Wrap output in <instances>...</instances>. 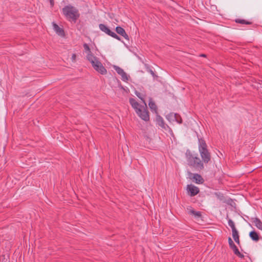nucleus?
I'll return each instance as SVG.
<instances>
[{"mask_svg": "<svg viewBox=\"0 0 262 262\" xmlns=\"http://www.w3.org/2000/svg\"><path fill=\"white\" fill-rule=\"evenodd\" d=\"M129 101L137 115L142 120L146 122L149 120V113L147 110L146 103H144L143 105L140 104L135 99L132 98L129 99Z\"/></svg>", "mask_w": 262, "mask_h": 262, "instance_id": "f257e3e1", "label": "nucleus"}, {"mask_svg": "<svg viewBox=\"0 0 262 262\" xmlns=\"http://www.w3.org/2000/svg\"><path fill=\"white\" fill-rule=\"evenodd\" d=\"M61 11L66 18L70 21L75 23L80 17L78 9L71 5H66Z\"/></svg>", "mask_w": 262, "mask_h": 262, "instance_id": "f03ea898", "label": "nucleus"}, {"mask_svg": "<svg viewBox=\"0 0 262 262\" xmlns=\"http://www.w3.org/2000/svg\"><path fill=\"white\" fill-rule=\"evenodd\" d=\"M199 151L202 161L205 163H208L211 160V154L207 149L205 141L202 138L199 139Z\"/></svg>", "mask_w": 262, "mask_h": 262, "instance_id": "7ed1b4c3", "label": "nucleus"}, {"mask_svg": "<svg viewBox=\"0 0 262 262\" xmlns=\"http://www.w3.org/2000/svg\"><path fill=\"white\" fill-rule=\"evenodd\" d=\"M187 161L190 167L198 171H201L204 168V162L197 156L189 154L187 155Z\"/></svg>", "mask_w": 262, "mask_h": 262, "instance_id": "20e7f679", "label": "nucleus"}, {"mask_svg": "<svg viewBox=\"0 0 262 262\" xmlns=\"http://www.w3.org/2000/svg\"><path fill=\"white\" fill-rule=\"evenodd\" d=\"M88 61L92 64L95 70L100 74L105 75L107 73L106 69L96 56H95L94 58H92L90 60Z\"/></svg>", "mask_w": 262, "mask_h": 262, "instance_id": "39448f33", "label": "nucleus"}, {"mask_svg": "<svg viewBox=\"0 0 262 262\" xmlns=\"http://www.w3.org/2000/svg\"><path fill=\"white\" fill-rule=\"evenodd\" d=\"M99 28L101 31L105 33L108 35L118 40H120V37L117 35L115 32L110 30V29L104 24H100L99 25Z\"/></svg>", "mask_w": 262, "mask_h": 262, "instance_id": "423d86ee", "label": "nucleus"}, {"mask_svg": "<svg viewBox=\"0 0 262 262\" xmlns=\"http://www.w3.org/2000/svg\"><path fill=\"white\" fill-rule=\"evenodd\" d=\"M187 190L190 196H194L200 192L199 188L193 185H188L187 186Z\"/></svg>", "mask_w": 262, "mask_h": 262, "instance_id": "0eeeda50", "label": "nucleus"}, {"mask_svg": "<svg viewBox=\"0 0 262 262\" xmlns=\"http://www.w3.org/2000/svg\"><path fill=\"white\" fill-rule=\"evenodd\" d=\"M83 46L84 51L86 53V59L88 60H90L92 58H94L95 56L92 53L89 45L87 43H84Z\"/></svg>", "mask_w": 262, "mask_h": 262, "instance_id": "6e6552de", "label": "nucleus"}, {"mask_svg": "<svg viewBox=\"0 0 262 262\" xmlns=\"http://www.w3.org/2000/svg\"><path fill=\"white\" fill-rule=\"evenodd\" d=\"M115 30L118 34L121 35L127 40H129V36L123 28L120 26H117L116 27Z\"/></svg>", "mask_w": 262, "mask_h": 262, "instance_id": "1a4fd4ad", "label": "nucleus"}, {"mask_svg": "<svg viewBox=\"0 0 262 262\" xmlns=\"http://www.w3.org/2000/svg\"><path fill=\"white\" fill-rule=\"evenodd\" d=\"M53 26L54 31L57 34L61 36H63L64 35V30L54 22L53 23Z\"/></svg>", "mask_w": 262, "mask_h": 262, "instance_id": "9d476101", "label": "nucleus"}, {"mask_svg": "<svg viewBox=\"0 0 262 262\" xmlns=\"http://www.w3.org/2000/svg\"><path fill=\"white\" fill-rule=\"evenodd\" d=\"M251 220L252 222L258 229L262 230V222L258 218L252 217Z\"/></svg>", "mask_w": 262, "mask_h": 262, "instance_id": "9b49d317", "label": "nucleus"}, {"mask_svg": "<svg viewBox=\"0 0 262 262\" xmlns=\"http://www.w3.org/2000/svg\"><path fill=\"white\" fill-rule=\"evenodd\" d=\"M192 179L196 184H202L204 181L202 176L198 173L194 174Z\"/></svg>", "mask_w": 262, "mask_h": 262, "instance_id": "f8f14e48", "label": "nucleus"}, {"mask_svg": "<svg viewBox=\"0 0 262 262\" xmlns=\"http://www.w3.org/2000/svg\"><path fill=\"white\" fill-rule=\"evenodd\" d=\"M156 122L157 124L163 128H165V124L163 118L160 115L156 116Z\"/></svg>", "mask_w": 262, "mask_h": 262, "instance_id": "ddd939ff", "label": "nucleus"}, {"mask_svg": "<svg viewBox=\"0 0 262 262\" xmlns=\"http://www.w3.org/2000/svg\"><path fill=\"white\" fill-rule=\"evenodd\" d=\"M249 236L255 242H258L259 239L258 234L255 231H252L249 233Z\"/></svg>", "mask_w": 262, "mask_h": 262, "instance_id": "4468645a", "label": "nucleus"}, {"mask_svg": "<svg viewBox=\"0 0 262 262\" xmlns=\"http://www.w3.org/2000/svg\"><path fill=\"white\" fill-rule=\"evenodd\" d=\"M188 212L190 214H192L198 217H200L202 216L201 212L200 211H196L194 210L192 207H190L187 208Z\"/></svg>", "mask_w": 262, "mask_h": 262, "instance_id": "2eb2a0df", "label": "nucleus"}, {"mask_svg": "<svg viewBox=\"0 0 262 262\" xmlns=\"http://www.w3.org/2000/svg\"><path fill=\"white\" fill-rule=\"evenodd\" d=\"M232 236L234 241L238 245L240 244L239 236L237 230L232 232Z\"/></svg>", "mask_w": 262, "mask_h": 262, "instance_id": "dca6fc26", "label": "nucleus"}, {"mask_svg": "<svg viewBox=\"0 0 262 262\" xmlns=\"http://www.w3.org/2000/svg\"><path fill=\"white\" fill-rule=\"evenodd\" d=\"M231 249L233 250L234 253L235 255H236L237 256H238L239 257H240L241 258H243L244 257V255L243 254L240 253V252L239 251V250H238V248H237V247L236 246V245H234L233 247L231 248Z\"/></svg>", "mask_w": 262, "mask_h": 262, "instance_id": "f3484780", "label": "nucleus"}, {"mask_svg": "<svg viewBox=\"0 0 262 262\" xmlns=\"http://www.w3.org/2000/svg\"><path fill=\"white\" fill-rule=\"evenodd\" d=\"M235 21L236 23L241 24H246V25L252 24V22L251 21H248V20H245V19H239V18L236 19L235 20Z\"/></svg>", "mask_w": 262, "mask_h": 262, "instance_id": "a211bd4d", "label": "nucleus"}, {"mask_svg": "<svg viewBox=\"0 0 262 262\" xmlns=\"http://www.w3.org/2000/svg\"><path fill=\"white\" fill-rule=\"evenodd\" d=\"M148 105L151 111H154L156 113H157V107L156 103L154 102L150 101L148 103Z\"/></svg>", "mask_w": 262, "mask_h": 262, "instance_id": "6ab92c4d", "label": "nucleus"}, {"mask_svg": "<svg viewBox=\"0 0 262 262\" xmlns=\"http://www.w3.org/2000/svg\"><path fill=\"white\" fill-rule=\"evenodd\" d=\"M135 94L139 98H140L142 100L143 104L144 103H146L145 100L144 99V97H145V95L144 94H142L139 92L136 91Z\"/></svg>", "mask_w": 262, "mask_h": 262, "instance_id": "aec40b11", "label": "nucleus"}, {"mask_svg": "<svg viewBox=\"0 0 262 262\" xmlns=\"http://www.w3.org/2000/svg\"><path fill=\"white\" fill-rule=\"evenodd\" d=\"M228 225L231 228L232 232L237 230L235 227L234 223L232 220H231V219L228 220Z\"/></svg>", "mask_w": 262, "mask_h": 262, "instance_id": "412c9836", "label": "nucleus"}, {"mask_svg": "<svg viewBox=\"0 0 262 262\" xmlns=\"http://www.w3.org/2000/svg\"><path fill=\"white\" fill-rule=\"evenodd\" d=\"M114 69L116 71V72L120 75H121L124 72L122 68L117 66H114Z\"/></svg>", "mask_w": 262, "mask_h": 262, "instance_id": "4be33fe9", "label": "nucleus"}, {"mask_svg": "<svg viewBox=\"0 0 262 262\" xmlns=\"http://www.w3.org/2000/svg\"><path fill=\"white\" fill-rule=\"evenodd\" d=\"M120 76H121L122 80L125 82H127L128 81L129 76L125 72H124Z\"/></svg>", "mask_w": 262, "mask_h": 262, "instance_id": "5701e85b", "label": "nucleus"}, {"mask_svg": "<svg viewBox=\"0 0 262 262\" xmlns=\"http://www.w3.org/2000/svg\"><path fill=\"white\" fill-rule=\"evenodd\" d=\"M228 241L230 248L235 245L230 237H228Z\"/></svg>", "mask_w": 262, "mask_h": 262, "instance_id": "b1692460", "label": "nucleus"}, {"mask_svg": "<svg viewBox=\"0 0 262 262\" xmlns=\"http://www.w3.org/2000/svg\"><path fill=\"white\" fill-rule=\"evenodd\" d=\"M76 55L75 53H73L72 55L71 60L72 62H75L76 61Z\"/></svg>", "mask_w": 262, "mask_h": 262, "instance_id": "393cba45", "label": "nucleus"}, {"mask_svg": "<svg viewBox=\"0 0 262 262\" xmlns=\"http://www.w3.org/2000/svg\"><path fill=\"white\" fill-rule=\"evenodd\" d=\"M148 72L149 73H150L151 74V75L153 76V77H155L156 76V74H155L154 72L151 70V69H149L148 70Z\"/></svg>", "mask_w": 262, "mask_h": 262, "instance_id": "a878e982", "label": "nucleus"}, {"mask_svg": "<svg viewBox=\"0 0 262 262\" xmlns=\"http://www.w3.org/2000/svg\"><path fill=\"white\" fill-rule=\"evenodd\" d=\"M177 116H178V115H177V114H174V117H175V118H176V119L177 120V122H178V123H182V119H180V121H179V120H178V119H177Z\"/></svg>", "mask_w": 262, "mask_h": 262, "instance_id": "bb28decb", "label": "nucleus"}, {"mask_svg": "<svg viewBox=\"0 0 262 262\" xmlns=\"http://www.w3.org/2000/svg\"><path fill=\"white\" fill-rule=\"evenodd\" d=\"M49 1H50V4L51 6L52 7H53L54 5V0H49Z\"/></svg>", "mask_w": 262, "mask_h": 262, "instance_id": "cd10ccee", "label": "nucleus"}, {"mask_svg": "<svg viewBox=\"0 0 262 262\" xmlns=\"http://www.w3.org/2000/svg\"><path fill=\"white\" fill-rule=\"evenodd\" d=\"M200 56H201V57H206V55L205 54H201V55H200Z\"/></svg>", "mask_w": 262, "mask_h": 262, "instance_id": "c85d7f7f", "label": "nucleus"}]
</instances>
